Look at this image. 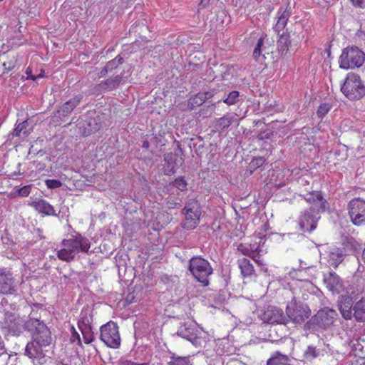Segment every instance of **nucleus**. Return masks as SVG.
<instances>
[{
	"instance_id": "1",
	"label": "nucleus",
	"mask_w": 365,
	"mask_h": 365,
	"mask_svg": "<svg viewBox=\"0 0 365 365\" xmlns=\"http://www.w3.org/2000/svg\"><path fill=\"white\" fill-rule=\"evenodd\" d=\"M61 248L57 252V257L64 262H71L80 253H88L91 248L88 239L78 234L61 242Z\"/></svg>"
},
{
	"instance_id": "2",
	"label": "nucleus",
	"mask_w": 365,
	"mask_h": 365,
	"mask_svg": "<svg viewBox=\"0 0 365 365\" xmlns=\"http://www.w3.org/2000/svg\"><path fill=\"white\" fill-rule=\"evenodd\" d=\"M0 329L5 336H19L24 331L29 330V320L14 314L6 312L0 322Z\"/></svg>"
},
{
	"instance_id": "3",
	"label": "nucleus",
	"mask_w": 365,
	"mask_h": 365,
	"mask_svg": "<svg viewBox=\"0 0 365 365\" xmlns=\"http://www.w3.org/2000/svg\"><path fill=\"white\" fill-rule=\"evenodd\" d=\"M341 91L349 100L356 101L365 96V85L359 76L350 73L341 86Z\"/></svg>"
},
{
	"instance_id": "4",
	"label": "nucleus",
	"mask_w": 365,
	"mask_h": 365,
	"mask_svg": "<svg viewBox=\"0 0 365 365\" xmlns=\"http://www.w3.org/2000/svg\"><path fill=\"white\" fill-rule=\"evenodd\" d=\"M177 334L190 341L197 348L205 346L207 338V334L194 322L185 323L181 325L178 330Z\"/></svg>"
},
{
	"instance_id": "5",
	"label": "nucleus",
	"mask_w": 365,
	"mask_h": 365,
	"mask_svg": "<svg viewBox=\"0 0 365 365\" xmlns=\"http://www.w3.org/2000/svg\"><path fill=\"white\" fill-rule=\"evenodd\" d=\"M365 61V54L356 46L347 47L342 51L339 57V67L342 69L359 68Z\"/></svg>"
},
{
	"instance_id": "6",
	"label": "nucleus",
	"mask_w": 365,
	"mask_h": 365,
	"mask_svg": "<svg viewBox=\"0 0 365 365\" xmlns=\"http://www.w3.org/2000/svg\"><path fill=\"white\" fill-rule=\"evenodd\" d=\"M339 309L346 320L353 317L359 322H365V299L362 298L352 307L350 300H344L339 304Z\"/></svg>"
},
{
	"instance_id": "7",
	"label": "nucleus",
	"mask_w": 365,
	"mask_h": 365,
	"mask_svg": "<svg viewBox=\"0 0 365 365\" xmlns=\"http://www.w3.org/2000/svg\"><path fill=\"white\" fill-rule=\"evenodd\" d=\"M189 269L193 277L203 286L208 285V277L212 273L208 261L200 257H192L190 260Z\"/></svg>"
},
{
	"instance_id": "8",
	"label": "nucleus",
	"mask_w": 365,
	"mask_h": 365,
	"mask_svg": "<svg viewBox=\"0 0 365 365\" xmlns=\"http://www.w3.org/2000/svg\"><path fill=\"white\" fill-rule=\"evenodd\" d=\"M29 331L32 334L34 341L40 346H46L51 343L52 337L50 330L44 323L37 319H29Z\"/></svg>"
},
{
	"instance_id": "9",
	"label": "nucleus",
	"mask_w": 365,
	"mask_h": 365,
	"mask_svg": "<svg viewBox=\"0 0 365 365\" xmlns=\"http://www.w3.org/2000/svg\"><path fill=\"white\" fill-rule=\"evenodd\" d=\"M100 338L101 341L108 347L116 349L120 344V337L118 331V327L113 321L101 327Z\"/></svg>"
},
{
	"instance_id": "10",
	"label": "nucleus",
	"mask_w": 365,
	"mask_h": 365,
	"mask_svg": "<svg viewBox=\"0 0 365 365\" xmlns=\"http://www.w3.org/2000/svg\"><path fill=\"white\" fill-rule=\"evenodd\" d=\"M183 211L185 215L182 224L183 227L187 230L195 229L200 222L201 214L200 205L197 202H189L184 207Z\"/></svg>"
},
{
	"instance_id": "11",
	"label": "nucleus",
	"mask_w": 365,
	"mask_h": 365,
	"mask_svg": "<svg viewBox=\"0 0 365 365\" xmlns=\"http://www.w3.org/2000/svg\"><path fill=\"white\" fill-rule=\"evenodd\" d=\"M288 321L296 324H302L309 317L310 310L307 306L298 304L295 300H292L286 308Z\"/></svg>"
},
{
	"instance_id": "12",
	"label": "nucleus",
	"mask_w": 365,
	"mask_h": 365,
	"mask_svg": "<svg viewBox=\"0 0 365 365\" xmlns=\"http://www.w3.org/2000/svg\"><path fill=\"white\" fill-rule=\"evenodd\" d=\"M349 215L355 225L365 224V201L359 198L351 200L348 205Z\"/></svg>"
},
{
	"instance_id": "13",
	"label": "nucleus",
	"mask_w": 365,
	"mask_h": 365,
	"mask_svg": "<svg viewBox=\"0 0 365 365\" xmlns=\"http://www.w3.org/2000/svg\"><path fill=\"white\" fill-rule=\"evenodd\" d=\"M303 198L310 205L308 210L317 214L324 212L328 207L329 204L319 191H313L306 193Z\"/></svg>"
},
{
	"instance_id": "14",
	"label": "nucleus",
	"mask_w": 365,
	"mask_h": 365,
	"mask_svg": "<svg viewBox=\"0 0 365 365\" xmlns=\"http://www.w3.org/2000/svg\"><path fill=\"white\" fill-rule=\"evenodd\" d=\"M319 252L321 257L327 260V263L334 267H337L344 260L343 251L336 247L328 245H322Z\"/></svg>"
},
{
	"instance_id": "15",
	"label": "nucleus",
	"mask_w": 365,
	"mask_h": 365,
	"mask_svg": "<svg viewBox=\"0 0 365 365\" xmlns=\"http://www.w3.org/2000/svg\"><path fill=\"white\" fill-rule=\"evenodd\" d=\"M337 317L338 314L334 309L326 307L318 311L313 323L320 328L327 329L333 325Z\"/></svg>"
},
{
	"instance_id": "16",
	"label": "nucleus",
	"mask_w": 365,
	"mask_h": 365,
	"mask_svg": "<svg viewBox=\"0 0 365 365\" xmlns=\"http://www.w3.org/2000/svg\"><path fill=\"white\" fill-rule=\"evenodd\" d=\"M262 319L269 324H286L288 322L282 309L276 307H268L263 313Z\"/></svg>"
},
{
	"instance_id": "17",
	"label": "nucleus",
	"mask_w": 365,
	"mask_h": 365,
	"mask_svg": "<svg viewBox=\"0 0 365 365\" xmlns=\"http://www.w3.org/2000/svg\"><path fill=\"white\" fill-rule=\"evenodd\" d=\"M17 287L14 279L9 272L0 268V293L4 294H14Z\"/></svg>"
},
{
	"instance_id": "18",
	"label": "nucleus",
	"mask_w": 365,
	"mask_h": 365,
	"mask_svg": "<svg viewBox=\"0 0 365 365\" xmlns=\"http://www.w3.org/2000/svg\"><path fill=\"white\" fill-rule=\"evenodd\" d=\"M319 214L306 210L299 217V223L301 230L304 232H312L317 227V224L320 218Z\"/></svg>"
},
{
	"instance_id": "19",
	"label": "nucleus",
	"mask_w": 365,
	"mask_h": 365,
	"mask_svg": "<svg viewBox=\"0 0 365 365\" xmlns=\"http://www.w3.org/2000/svg\"><path fill=\"white\" fill-rule=\"evenodd\" d=\"M324 282L327 289L332 292L339 293L342 287L339 277L334 272H329L324 275Z\"/></svg>"
},
{
	"instance_id": "20",
	"label": "nucleus",
	"mask_w": 365,
	"mask_h": 365,
	"mask_svg": "<svg viewBox=\"0 0 365 365\" xmlns=\"http://www.w3.org/2000/svg\"><path fill=\"white\" fill-rule=\"evenodd\" d=\"M29 205L34 207L36 211L48 215H56L55 210L52 205H51L45 200H38L29 203Z\"/></svg>"
},
{
	"instance_id": "21",
	"label": "nucleus",
	"mask_w": 365,
	"mask_h": 365,
	"mask_svg": "<svg viewBox=\"0 0 365 365\" xmlns=\"http://www.w3.org/2000/svg\"><path fill=\"white\" fill-rule=\"evenodd\" d=\"M121 81V77L116 76L113 78H110L105 81L100 83L96 86L97 92H104L106 91H112L117 88Z\"/></svg>"
},
{
	"instance_id": "22",
	"label": "nucleus",
	"mask_w": 365,
	"mask_h": 365,
	"mask_svg": "<svg viewBox=\"0 0 365 365\" xmlns=\"http://www.w3.org/2000/svg\"><path fill=\"white\" fill-rule=\"evenodd\" d=\"M262 239H260L259 242H254L250 244H241L238 247V250L242 252V255L252 257L255 254H258L261 252L260 242Z\"/></svg>"
},
{
	"instance_id": "23",
	"label": "nucleus",
	"mask_w": 365,
	"mask_h": 365,
	"mask_svg": "<svg viewBox=\"0 0 365 365\" xmlns=\"http://www.w3.org/2000/svg\"><path fill=\"white\" fill-rule=\"evenodd\" d=\"M25 354L30 359H41L44 357L40 346L36 345L34 342H29L27 344L25 349Z\"/></svg>"
},
{
	"instance_id": "24",
	"label": "nucleus",
	"mask_w": 365,
	"mask_h": 365,
	"mask_svg": "<svg viewBox=\"0 0 365 365\" xmlns=\"http://www.w3.org/2000/svg\"><path fill=\"white\" fill-rule=\"evenodd\" d=\"M289 17V12L286 10L279 9L277 12V21L274 26V30L277 33L282 31L287 25Z\"/></svg>"
},
{
	"instance_id": "25",
	"label": "nucleus",
	"mask_w": 365,
	"mask_h": 365,
	"mask_svg": "<svg viewBox=\"0 0 365 365\" xmlns=\"http://www.w3.org/2000/svg\"><path fill=\"white\" fill-rule=\"evenodd\" d=\"M237 265L244 277H250L255 272V269L250 261L247 258H241L237 260Z\"/></svg>"
},
{
	"instance_id": "26",
	"label": "nucleus",
	"mask_w": 365,
	"mask_h": 365,
	"mask_svg": "<svg viewBox=\"0 0 365 365\" xmlns=\"http://www.w3.org/2000/svg\"><path fill=\"white\" fill-rule=\"evenodd\" d=\"M81 97L79 96H75L73 99H71L66 102L62 107L58 110V113L63 116H67L73 110L75 107L79 103Z\"/></svg>"
},
{
	"instance_id": "27",
	"label": "nucleus",
	"mask_w": 365,
	"mask_h": 365,
	"mask_svg": "<svg viewBox=\"0 0 365 365\" xmlns=\"http://www.w3.org/2000/svg\"><path fill=\"white\" fill-rule=\"evenodd\" d=\"M78 327L83 336L84 343L90 344L92 342L93 340V334L91 330V327L83 321H79Z\"/></svg>"
},
{
	"instance_id": "28",
	"label": "nucleus",
	"mask_w": 365,
	"mask_h": 365,
	"mask_svg": "<svg viewBox=\"0 0 365 365\" xmlns=\"http://www.w3.org/2000/svg\"><path fill=\"white\" fill-rule=\"evenodd\" d=\"M267 365H289V359L287 355L276 351L267 360Z\"/></svg>"
},
{
	"instance_id": "29",
	"label": "nucleus",
	"mask_w": 365,
	"mask_h": 365,
	"mask_svg": "<svg viewBox=\"0 0 365 365\" xmlns=\"http://www.w3.org/2000/svg\"><path fill=\"white\" fill-rule=\"evenodd\" d=\"M235 116L232 114L227 113L222 118L217 119L216 128L217 129H225L228 128L233 122Z\"/></svg>"
},
{
	"instance_id": "30",
	"label": "nucleus",
	"mask_w": 365,
	"mask_h": 365,
	"mask_svg": "<svg viewBox=\"0 0 365 365\" xmlns=\"http://www.w3.org/2000/svg\"><path fill=\"white\" fill-rule=\"evenodd\" d=\"M289 36L286 34H282L278 41V49L281 55H286L289 46Z\"/></svg>"
},
{
	"instance_id": "31",
	"label": "nucleus",
	"mask_w": 365,
	"mask_h": 365,
	"mask_svg": "<svg viewBox=\"0 0 365 365\" xmlns=\"http://www.w3.org/2000/svg\"><path fill=\"white\" fill-rule=\"evenodd\" d=\"M168 365H192V363L190 356H179L173 355L170 358V361L168 362Z\"/></svg>"
},
{
	"instance_id": "32",
	"label": "nucleus",
	"mask_w": 365,
	"mask_h": 365,
	"mask_svg": "<svg viewBox=\"0 0 365 365\" xmlns=\"http://www.w3.org/2000/svg\"><path fill=\"white\" fill-rule=\"evenodd\" d=\"M319 355V351L314 346H308L304 352V357L307 361H312Z\"/></svg>"
},
{
	"instance_id": "33",
	"label": "nucleus",
	"mask_w": 365,
	"mask_h": 365,
	"mask_svg": "<svg viewBox=\"0 0 365 365\" xmlns=\"http://www.w3.org/2000/svg\"><path fill=\"white\" fill-rule=\"evenodd\" d=\"M122 63V58L118 56L113 60L109 61L104 69L101 72V76H105L108 71H111L113 68L117 67L118 65Z\"/></svg>"
},
{
	"instance_id": "34",
	"label": "nucleus",
	"mask_w": 365,
	"mask_h": 365,
	"mask_svg": "<svg viewBox=\"0 0 365 365\" xmlns=\"http://www.w3.org/2000/svg\"><path fill=\"white\" fill-rule=\"evenodd\" d=\"M239 92L236 91H231L227 97L223 100V102L229 106L234 105L238 101Z\"/></svg>"
},
{
	"instance_id": "35",
	"label": "nucleus",
	"mask_w": 365,
	"mask_h": 365,
	"mask_svg": "<svg viewBox=\"0 0 365 365\" xmlns=\"http://www.w3.org/2000/svg\"><path fill=\"white\" fill-rule=\"evenodd\" d=\"M264 36H262L259 38L257 45L253 51V57L257 60L262 53V46L264 44Z\"/></svg>"
},
{
	"instance_id": "36",
	"label": "nucleus",
	"mask_w": 365,
	"mask_h": 365,
	"mask_svg": "<svg viewBox=\"0 0 365 365\" xmlns=\"http://www.w3.org/2000/svg\"><path fill=\"white\" fill-rule=\"evenodd\" d=\"M11 355L9 354L4 349L3 346L0 347V365H6Z\"/></svg>"
},
{
	"instance_id": "37",
	"label": "nucleus",
	"mask_w": 365,
	"mask_h": 365,
	"mask_svg": "<svg viewBox=\"0 0 365 365\" xmlns=\"http://www.w3.org/2000/svg\"><path fill=\"white\" fill-rule=\"evenodd\" d=\"M27 125V121H24L19 124H18L16 128L14 129L12 132V135L14 136L19 137L21 136V133L26 128Z\"/></svg>"
},
{
	"instance_id": "38",
	"label": "nucleus",
	"mask_w": 365,
	"mask_h": 365,
	"mask_svg": "<svg viewBox=\"0 0 365 365\" xmlns=\"http://www.w3.org/2000/svg\"><path fill=\"white\" fill-rule=\"evenodd\" d=\"M211 97V94L209 93H198L194 98L195 103L197 104H202L203 103L206 99Z\"/></svg>"
},
{
	"instance_id": "39",
	"label": "nucleus",
	"mask_w": 365,
	"mask_h": 365,
	"mask_svg": "<svg viewBox=\"0 0 365 365\" xmlns=\"http://www.w3.org/2000/svg\"><path fill=\"white\" fill-rule=\"evenodd\" d=\"M259 267H261L262 269L264 272L267 271V267H265V264L263 260L261 259V255L259 253L255 254L250 257Z\"/></svg>"
},
{
	"instance_id": "40",
	"label": "nucleus",
	"mask_w": 365,
	"mask_h": 365,
	"mask_svg": "<svg viewBox=\"0 0 365 365\" xmlns=\"http://www.w3.org/2000/svg\"><path fill=\"white\" fill-rule=\"evenodd\" d=\"M45 184L49 189L58 188L62 185L61 182L58 180H46Z\"/></svg>"
},
{
	"instance_id": "41",
	"label": "nucleus",
	"mask_w": 365,
	"mask_h": 365,
	"mask_svg": "<svg viewBox=\"0 0 365 365\" xmlns=\"http://www.w3.org/2000/svg\"><path fill=\"white\" fill-rule=\"evenodd\" d=\"M173 185L179 190H183L187 187V182L183 178H177L173 182Z\"/></svg>"
},
{
	"instance_id": "42",
	"label": "nucleus",
	"mask_w": 365,
	"mask_h": 365,
	"mask_svg": "<svg viewBox=\"0 0 365 365\" xmlns=\"http://www.w3.org/2000/svg\"><path fill=\"white\" fill-rule=\"evenodd\" d=\"M217 2H218V0H201L200 4L198 6V10L203 9V8H207L210 5L217 3Z\"/></svg>"
},
{
	"instance_id": "43",
	"label": "nucleus",
	"mask_w": 365,
	"mask_h": 365,
	"mask_svg": "<svg viewBox=\"0 0 365 365\" xmlns=\"http://www.w3.org/2000/svg\"><path fill=\"white\" fill-rule=\"evenodd\" d=\"M31 191V186L26 185L18 190V194L20 196L26 197L29 195Z\"/></svg>"
},
{
	"instance_id": "44",
	"label": "nucleus",
	"mask_w": 365,
	"mask_h": 365,
	"mask_svg": "<svg viewBox=\"0 0 365 365\" xmlns=\"http://www.w3.org/2000/svg\"><path fill=\"white\" fill-rule=\"evenodd\" d=\"M329 110V108L327 105H326V104L321 105L317 110V115L319 117H322L328 113Z\"/></svg>"
},
{
	"instance_id": "45",
	"label": "nucleus",
	"mask_w": 365,
	"mask_h": 365,
	"mask_svg": "<svg viewBox=\"0 0 365 365\" xmlns=\"http://www.w3.org/2000/svg\"><path fill=\"white\" fill-rule=\"evenodd\" d=\"M71 340L73 343L76 342L78 345L81 344L80 336L78 333L76 332V330L73 329V327L72 328V336Z\"/></svg>"
},
{
	"instance_id": "46",
	"label": "nucleus",
	"mask_w": 365,
	"mask_h": 365,
	"mask_svg": "<svg viewBox=\"0 0 365 365\" xmlns=\"http://www.w3.org/2000/svg\"><path fill=\"white\" fill-rule=\"evenodd\" d=\"M264 163V159L263 158H255L253 159V160L252 161V164L253 166H255V167H259L261 165H262Z\"/></svg>"
},
{
	"instance_id": "47",
	"label": "nucleus",
	"mask_w": 365,
	"mask_h": 365,
	"mask_svg": "<svg viewBox=\"0 0 365 365\" xmlns=\"http://www.w3.org/2000/svg\"><path fill=\"white\" fill-rule=\"evenodd\" d=\"M352 4L361 8H365V0H351Z\"/></svg>"
},
{
	"instance_id": "48",
	"label": "nucleus",
	"mask_w": 365,
	"mask_h": 365,
	"mask_svg": "<svg viewBox=\"0 0 365 365\" xmlns=\"http://www.w3.org/2000/svg\"><path fill=\"white\" fill-rule=\"evenodd\" d=\"M123 365H148V364H146V363L138 364V363H135V362H133L130 361H125L123 364Z\"/></svg>"
},
{
	"instance_id": "49",
	"label": "nucleus",
	"mask_w": 365,
	"mask_h": 365,
	"mask_svg": "<svg viewBox=\"0 0 365 365\" xmlns=\"http://www.w3.org/2000/svg\"><path fill=\"white\" fill-rule=\"evenodd\" d=\"M3 66L6 70L8 71L11 70L14 67V66L11 63H7L6 62L3 63Z\"/></svg>"
},
{
	"instance_id": "50",
	"label": "nucleus",
	"mask_w": 365,
	"mask_h": 365,
	"mask_svg": "<svg viewBox=\"0 0 365 365\" xmlns=\"http://www.w3.org/2000/svg\"><path fill=\"white\" fill-rule=\"evenodd\" d=\"M42 77H43V71H41V73L38 74V76H31V79L33 81H35L37 78H42Z\"/></svg>"
},
{
	"instance_id": "51",
	"label": "nucleus",
	"mask_w": 365,
	"mask_h": 365,
	"mask_svg": "<svg viewBox=\"0 0 365 365\" xmlns=\"http://www.w3.org/2000/svg\"><path fill=\"white\" fill-rule=\"evenodd\" d=\"M26 73L28 75L27 79H31V76L33 75L31 74V69L30 68H27Z\"/></svg>"
},
{
	"instance_id": "52",
	"label": "nucleus",
	"mask_w": 365,
	"mask_h": 365,
	"mask_svg": "<svg viewBox=\"0 0 365 365\" xmlns=\"http://www.w3.org/2000/svg\"><path fill=\"white\" fill-rule=\"evenodd\" d=\"M361 261L364 262V264H365V248L364 249L363 252H362V255H361Z\"/></svg>"
},
{
	"instance_id": "53",
	"label": "nucleus",
	"mask_w": 365,
	"mask_h": 365,
	"mask_svg": "<svg viewBox=\"0 0 365 365\" xmlns=\"http://www.w3.org/2000/svg\"><path fill=\"white\" fill-rule=\"evenodd\" d=\"M143 147L145 148H148L149 147V143L148 141H144L143 143Z\"/></svg>"
},
{
	"instance_id": "54",
	"label": "nucleus",
	"mask_w": 365,
	"mask_h": 365,
	"mask_svg": "<svg viewBox=\"0 0 365 365\" xmlns=\"http://www.w3.org/2000/svg\"><path fill=\"white\" fill-rule=\"evenodd\" d=\"M58 365H68V364H66V363H64V362H59V363L58 364Z\"/></svg>"
},
{
	"instance_id": "55",
	"label": "nucleus",
	"mask_w": 365,
	"mask_h": 365,
	"mask_svg": "<svg viewBox=\"0 0 365 365\" xmlns=\"http://www.w3.org/2000/svg\"><path fill=\"white\" fill-rule=\"evenodd\" d=\"M23 134H24L25 136H26V135H28V133H27L26 131H24V132H23Z\"/></svg>"
}]
</instances>
